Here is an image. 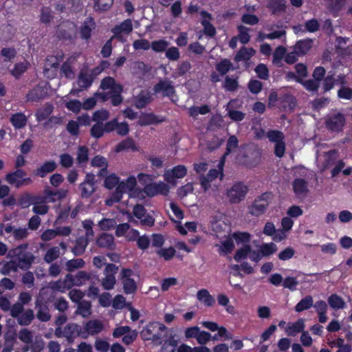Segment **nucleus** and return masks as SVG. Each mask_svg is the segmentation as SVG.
Instances as JSON below:
<instances>
[{"instance_id":"f257e3e1","label":"nucleus","mask_w":352,"mask_h":352,"mask_svg":"<svg viewBox=\"0 0 352 352\" xmlns=\"http://www.w3.org/2000/svg\"><path fill=\"white\" fill-rule=\"evenodd\" d=\"M167 329V327L160 322L151 321L142 329L140 336L143 341H150L155 346H160Z\"/></svg>"},{"instance_id":"f03ea898","label":"nucleus","mask_w":352,"mask_h":352,"mask_svg":"<svg viewBox=\"0 0 352 352\" xmlns=\"http://www.w3.org/2000/svg\"><path fill=\"white\" fill-rule=\"evenodd\" d=\"M90 274L86 271H78L75 276L67 274L64 280H58L54 283L52 288L60 292H65L73 286H81L90 279Z\"/></svg>"},{"instance_id":"7ed1b4c3","label":"nucleus","mask_w":352,"mask_h":352,"mask_svg":"<svg viewBox=\"0 0 352 352\" xmlns=\"http://www.w3.org/2000/svg\"><path fill=\"white\" fill-rule=\"evenodd\" d=\"M27 243L19 245L8 252V256L16 261L20 269H29L35 259L34 254L28 252Z\"/></svg>"},{"instance_id":"20e7f679","label":"nucleus","mask_w":352,"mask_h":352,"mask_svg":"<svg viewBox=\"0 0 352 352\" xmlns=\"http://www.w3.org/2000/svg\"><path fill=\"white\" fill-rule=\"evenodd\" d=\"M54 335L58 338H65L69 344H72L78 336L82 338V327L76 322H69L64 327H57Z\"/></svg>"},{"instance_id":"39448f33","label":"nucleus","mask_w":352,"mask_h":352,"mask_svg":"<svg viewBox=\"0 0 352 352\" xmlns=\"http://www.w3.org/2000/svg\"><path fill=\"white\" fill-rule=\"evenodd\" d=\"M248 191V185L242 182H237L226 190V196L230 204H239L245 198Z\"/></svg>"},{"instance_id":"423d86ee","label":"nucleus","mask_w":352,"mask_h":352,"mask_svg":"<svg viewBox=\"0 0 352 352\" xmlns=\"http://www.w3.org/2000/svg\"><path fill=\"white\" fill-rule=\"evenodd\" d=\"M65 190H51L47 187L44 190L45 195H32V205L46 204L50 201H55L64 198L67 195Z\"/></svg>"},{"instance_id":"0eeeda50","label":"nucleus","mask_w":352,"mask_h":352,"mask_svg":"<svg viewBox=\"0 0 352 352\" xmlns=\"http://www.w3.org/2000/svg\"><path fill=\"white\" fill-rule=\"evenodd\" d=\"M272 198V192H263L259 197L254 199L252 204L250 206V213L256 217H259L264 214Z\"/></svg>"},{"instance_id":"6e6552de","label":"nucleus","mask_w":352,"mask_h":352,"mask_svg":"<svg viewBox=\"0 0 352 352\" xmlns=\"http://www.w3.org/2000/svg\"><path fill=\"white\" fill-rule=\"evenodd\" d=\"M133 275L134 271L131 268H122L121 270L120 278L126 294H133L137 292V283L133 278Z\"/></svg>"},{"instance_id":"1a4fd4ad","label":"nucleus","mask_w":352,"mask_h":352,"mask_svg":"<svg viewBox=\"0 0 352 352\" xmlns=\"http://www.w3.org/2000/svg\"><path fill=\"white\" fill-rule=\"evenodd\" d=\"M118 266L114 263H107L104 274V278L101 281V285L105 290H111L116 283V274L118 272Z\"/></svg>"},{"instance_id":"9d476101","label":"nucleus","mask_w":352,"mask_h":352,"mask_svg":"<svg viewBox=\"0 0 352 352\" xmlns=\"http://www.w3.org/2000/svg\"><path fill=\"white\" fill-rule=\"evenodd\" d=\"M142 191L148 197H153L158 195L166 196L170 192V187L163 182L159 183L151 182L145 184Z\"/></svg>"},{"instance_id":"9b49d317","label":"nucleus","mask_w":352,"mask_h":352,"mask_svg":"<svg viewBox=\"0 0 352 352\" xmlns=\"http://www.w3.org/2000/svg\"><path fill=\"white\" fill-rule=\"evenodd\" d=\"M324 124L329 131L340 132L346 124V118L342 113L331 114L327 117Z\"/></svg>"},{"instance_id":"f8f14e48","label":"nucleus","mask_w":352,"mask_h":352,"mask_svg":"<svg viewBox=\"0 0 352 352\" xmlns=\"http://www.w3.org/2000/svg\"><path fill=\"white\" fill-rule=\"evenodd\" d=\"M199 14L201 16V25L203 27V34L210 38L214 37L217 34V31L215 28L210 23L212 20L211 14L204 10H201Z\"/></svg>"},{"instance_id":"ddd939ff","label":"nucleus","mask_w":352,"mask_h":352,"mask_svg":"<svg viewBox=\"0 0 352 352\" xmlns=\"http://www.w3.org/2000/svg\"><path fill=\"white\" fill-rule=\"evenodd\" d=\"M103 329V324L99 320H90L84 324L82 327V339H87L88 335H98Z\"/></svg>"},{"instance_id":"4468645a","label":"nucleus","mask_w":352,"mask_h":352,"mask_svg":"<svg viewBox=\"0 0 352 352\" xmlns=\"http://www.w3.org/2000/svg\"><path fill=\"white\" fill-rule=\"evenodd\" d=\"M133 32V22L131 19H125L120 23V25H116L112 30L111 32L113 35L112 38H117L120 41H124L122 34H129Z\"/></svg>"},{"instance_id":"2eb2a0df","label":"nucleus","mask_w":352,"mask_h":352,"mask_svg":"<svg viewBox=\"0 0 352 352\" xmlns=\"http://www.w3.org/2000/svg\"><path fill=\"white\" fill-rule=\"evenodd\" d=\"M293 189L298 198L304 199L309 192L308 183L304 179L297 177L293 182Z\"/></svg>"},{"instance_id":"dca6fc26","label":"nucleus","mask_w":352,"mask_h":352,"mask_svg":"<svg viewBox=\"0 0 352 352\" xmlns=\"http://www.w3.org/2000/svg\"><path fill=\"white\" fill-rule=\"evenodd\" d=\"M91 165L94 167L100 168V170L97 176H116L115 173L108 175V162L107 159L101 155L95 156L91 161Z\"/></svg>"},{"instance_id":"f3484780","label":"nucleus","mask_w":352,"mask_h":352,"mask_svg":"<svg viewBox=\"0 0 352 352\" xmlns=\"http://www.w3.org/2000/svg\"><path fill=\"white\" fill-rule=\"evenodd\" d=\"M153 91L155 94L162 92L164 97H170L175 93L172 84L169 81H163V80H160L154 85Z\"/></svg>"},{"instance_id":"a211bd4d","label":"nucleus","mask_w":352,"mask_h":352,"mask_svg":"<svg viewBox=\"0 0 352 352\" xmlns=\"http://www.w3.org/2000/svg\"><path fill=\"white\" fill-rule=\"evenodd\" d=\"M165 121V118L158 116L153 113H142L138 120V124L140 126H147L151 124H157Z\"/></svg>"},{"instance_id":"6ab92c4d","label":"nucleus","mask_w":352,"mask_h":352,"mask_svg":"<svg viewBox=\"0 0 352 352\" xmlns=\"http://www.w3.org/2000/svg\"><path fill=\"white\" fill-rule=\"evenodd\" d=\"M95 177H85V179L79 186L80 195L82 198L89 197L96 190Z\"/></svg>"},{"instance_id":"aec40b11","label":"nucleus","mask_w":352,"mask_h":352,"mask_svg":"<svg viewBox=\"0 0 352 352\" xmlns=\"http://www.w3.org/2000/svg\"><path fill=\"white\" fill-rule=\"evenodd\" d=\"M179 342L177 334H170L160 345V352H175Z\"/></svg>"},{"instance_id":"412c9836","label":"nucleus","mask_w":352,"mask_h":352,"mask_svg":"<svg viewBox=\"0 0 352 352\" xmlns=\"http://www.w3.org/2000/svg\"><path fill=\"white\" fill-rule=\"evenodd\" d=\"M124 151H132L133 152L138 151L135 141L133 140V138L128 137L116 144L115 152L118 153Z\"/></svg>"},{"instance_id":"4be33fe9","label":"nucleus","mask_w":352,"mask_h":352,"mask_svg":"<svg viewBox=\"0 0 352 352\" xmlns=\"http://www.w3.org/2000/svg\"><path fill=\"white\" fill-rule=\"evenodd\" d=\"M47 96V91L40 85H36L34 88L30 90L26 95V100L29 102H39L44 99Z\"/></svg>"},{"instance_id":"5701e85b","label":"nucleus","mask_w":352,"mask_h":352,"mask_svg":"<svg viewBox=\"0 0 352 352\" xmlns=\"http://www.w3.org/2000/svg\"><path fill=\"white\" fill-rule=\"evenodd\" d=\"M305 327L304 320L299 318L294 322H289L285 329V332L289 336H296L298 333L302 332Z\"/></svg>"},{"instance_id":"b1692460","label":"nucleus","mask_w":352,"mask_h":352,"mask_svg":"<svg viewBox=\"0 0 352 352\" xmlns=\"http://www.w3.org/2000/svg\"><path fill=\"white\" fill-rule=\"evenodd\" d=\"M89 239L85 236L77 237L74 242V245L72 248V252L75 256L82 254L89 243Z\"/></svg>"},{"instance_id":"393cba45","label":"nucleus","mask_w":352,"mask_h":352,"mask_svg":"<svg viewBox=\"0 0 352 352\" xmlns=\"http://www.w3.org/2000/svg\"><path fill=\"white\" fill-rule=\"evenodd\" d=\"M96 245L99 248L113 250L115 247L114 237L112 234L102 233L97 238Z\"/></svg>"},{"instance_id":"a878e982","label":"nucleus","mask_w":352,"mask_h":352,"mask_svg":"<svg viewBox=\"0 0 352 352\" xmlns=\"http://www.w3.org/2000/svg\"><path fill=\"white\" fill-rule=\"evenodd\" d=\"M95 28V22L92 18L89 21H85L80 28V36L82 40L88 41L91 36V32Z\"/></svg>"},{"instance_id":"bb28decb","label":"nucleus","mask_w":352,"mask_h":352,"mask_svg":"<svg viewBox=\"0 0 352 352\" xmlns=\"http://www.w3.org/2000/svg\"><path fill=\"white\" fill-rule=\"evenodd\" d=\"M313 40L311 38H306L298 41L294 46V50L298 54V55H305L311 48Z\"/></svg>"},{"instance_id":"cd10ccee","label":"nucleus","mask_w":352,"mask_h":352,"mask_svg":"<svg viewBox=\"0 0 352 352\" xmlns=\"http://www.w3.org/2000/svg\"><path fill=\"white\" fill-rule=\"evenodd\" d=\"M94 76L87 72L80 71L78 76V84L81 89H87L93 83Z\"/></svg>"},{"instance_id":"c85d7f7f","label":"nucleus","mask_w":352,"mask_h":352,"mask_svg":"<svg viewBox=\"0 0 352 352\" xmlns=\"http://www.w3.org/2000/svg\"><path fill=\"white\" fill-rule=\"evenodd\" d=\"M54 106L52 104L47 103L43 108L38 109L35 113L36 120L40 122L48 119L50 116L54 111Z\"/></svg>"},{"instance_id":"c756f323","label":"nucleus","mask_w":352,"mask_h":352,"mask_svg":"<svg viewBox=\"0 0 352 352\" xmlns=\"http://www.w3.org/2000/svg\"><path fill=\"white\" fill-rule=\"evenodd\" d=\"M286 0H268L267 8L272 14L285 12L286 10Z\"/></svg>"},{"instance_id":"7c9ffc66","label":"nucleus","mask_w":352,"mask_h":352,"mask_svg":"<svg viewBox=\"0 0 352 352\" xmlns=\"http://www.w3.org/2000/svg\"><path fill=\"white\" fill-rule=\"evenodd\" d=\"M316 314H318V319L320 323H324L327 320V304L325 301L320 300L316 302L314 305Z\"/></svg>"},{"instance_id":"2f4dec72","label":"nucleus","mask_w":352,"mask_h":352,"mask_svg":"<svg viewBox=\"0 0 352 352\" xmlns=\"http://www.w3.org/2000/svg\"><path fill=\"white\" fill-rule=\"evenodd\" d=\"M27 121L26 116L21 112L14 113L10 118V122H11L14 129L23 128L26 125Z\"/></svg>"},{"instance_id":"473e14b6","label":"nucleus","mask_w":352,"mask_h":352,"mask_svg":"<svg viewBox=\"0 0 352 352\" xmlns=\"http://www.w3.org/2000/svg\"><path fill=\"white\" fill-rule=\"evenodd\" d=\"M57 164L54 161L45 162L40 168H38L35 176H45L56 170Z\"/></svg>"},{"instance_id":"72a5a7b5","label":"nucleus","mask_w":352,"mask_h":352,"mask_svg":"<svg viewBox=\"0 0 352 352\" xmlns=\"http://www.w3.org/2000/svg\"><path fill=\"white\" fill-rule=\"evenodd\" d=\"M314 298L311 296L308 295L300 300L295 306L294 309L296 312H302L314 307Z\"/></svg>"},{"instance_id":"f704fd0d","label":"nucleus","mask_w":352,"mask_h":352,"mask_svg":"<svg viewBox=\"0 0 352 352\" xmlns=\"http://www.w3.org/2000/svg\"><path fill=\"white\" fill-rule=\"evenodd\" d=\"M34 318V311L31 309H28L23 311L17 318V322L22 326L29 325Z\"/></svg>"},{"instance_id":"c9c22d12","label":"nucleus","mask_w":352,"mask_h":352,"mask_svg":"<svg viewBox=\"0 0 352 352\" xmlns=\"http://www.w3.org/2000/svg\"><path fill=\"white\" fill-rule=\"evenodd\" d=\"M197 298L202 301L204 305L208 307L212 306L215 302L214 298L209 294L208 291L205 289L198 291V293H197Z\"/></svg>"},{"instance_id":"e433bc0d","label":"nucleus","mask_w":352,"mask_h":352,"mask_svg":"<svg viewBox=\"0 0 352 352\" xmlns=\"http://www.w3.org/2000/svg\"><path fill=\"white\" fill-rule=\"evenodd\" d=\"M327 302L329 305L334 309H342L345 305L344 300L336 294L330 295L327 298Z\"/></svg>"},{"instance_id":"4c0bfd02","label":"nucleus","mask_w":352,"mask_h":352,"mask_svg":"<svg viewBox=\"0 0 352 352\" xmlns=\"http://www.w3.org/2000/svg\"><path fill=\"white\" fill-rule=\"evenodd\" d=\"M223 87L230 92L236 91L239 88L237 78L226 76L223 82Z\"/></svg>"},{"instance_id":"58836bf2","label":"nucleus","mask_w":352,"mask_h":352,"mask_svg":"<svg viewBox=\"0 0 352 352\" xmlns=\"http://www.w3.org/2000/svg\"><path fill=\"white\" fill-rule=\"evenodd\" d=\"M36 307L38 308L36 313V317L40 321L47 322L50 320L51 316L47 306L45 305H39L37 302L36 304Z\"/></svg>"},{"instance_id":"ea45409f","label":"nucleus","mask_w":352,"mask_h":352,"mask_svg":"<svg viewBox=\"0 0 352 352\" xmlns=\"http://www.w3.org/2000/svg\"><path fill=\"white\" fill-rule=\"evenodd\" d=\"M6 181L16 188L27 186L31 184V177H6Z\"/></svg>"},{"instance_id":"a19ab883","label":"nucleus","mask_w":352,"mask_h":352,"mask_svg":"<svg viewBox=\"0 0 352 352\" xmlns=\"http://www.w3.org/2000/svg\"><path fill=\"white\" fill-rule=\"evenodd\" d=\"M133 236H137L136 245L140 250H144L147 249L150 245V239L146 235L139 236V232L137 230H133Z\"/></svg>"},{"instance_id":"79ce46f5","label":"nucleus","mask_w":352,"mask_h":352,"mask_svg":"<svg viewBox=\"0 0 352 352\" xmlns=\"http://www.w3.org/2000/svg\"><path fill=\"white\" fill-rule=\"evenodd\" d=\"M89 149L87 146H79L77 149L76 162L78 164H84L88 162Z\"/></svg>"},{"instance_id":"37998d69","label":"nucleus","mask_w":352,"mask_h":352,"mask_svg":"<svg viewBox=\"0 0 352 352\" xmlns=\"http://www.w3.org/2000/svg\"><path fill=\"white\" fill-rule=\"evenodd\" d=\"M253 49H248L245 47H242L236 53L234 60L236 62L248 60L253 56Z\"/></svg>"},{"instance_id":"c03bdc74","label":"nucleus","mask_w":352,"mask_h":352,"mask_svg":"<svg viewBox=\"0 0 352 352\" xmlns=\"http://www.w3.org/2000/svg\"><path fill=\"white\" fill-rule=\"evenodd\" d=\"M217 71L221 75L226 74L232 67V63L228 58L221 60L216 64Z\"/></svg>"},{"instance_id":"a18cd8bd","label":"nucleus","mask_w":352,"mask_h":352,"mask_svg":"<svg viewBox=\"0 0 352 352\" xmlns=\"http://www.w3.org/2000/svg\"><path fill=\"white\" fill-rule=\"evenodd\" d=\"M91 305L89 301L82 300L78 303L76 314L81 315L82 317H87L91 314Z\"/></svg>"},{"instance_id":"49530a36","label":"nucleus","mask_w":352,"mask_h":352,"mask_svg":"<svg viewBox=\"0 0 352 352\" xmlns=\"http://www.w3.org/2000/svg\"><path fill=\"white\" fill-rule=\"evenodd\" d=\"M252 252V247L249 244H245L242 248L236 250L234 258L237 262H240L241 260L245 259Z\"/></svg>"},{"instance_id":"de8ad7c7","label":"nucleus","mask_w":352,"mask_h":352,"mask_svg":"<svg viewBox=\"0 0 352 352\" xmlns=\"http://www.w3.org/2000/svg\"><path fill=\"white\" fill-rule=\"evenodd\" d=\"M157 254L165 261H170L176 254V250L173 247L160 248L156 251Z\"/></svg>"},{"instance_id":"09e8293b","label":"nucleus","mask_w":352,"mask_h":352,"mask_svg":"<svg viewBox=\"0 0 352 352\" xmlns=\"http://www.w3.org/2000/svg\"><path fill=\"white\" fill-rule=\"evenodd\" d=\"M168 45L169 43L168 41L164 39H160L151 42V48L153 52L156 53H160L165 52L168 48Z\"/></svg>"},{"instance_id":"8fccbe9b","label":"nucleus","mask_w":352,"mask_h":352,"mask_svg":"<svg viewBox=\"0 0 352 352\" xmlns=\"http://www.w3.org/2000/svg\"><path fill=\"white\" fill-rule=\"evenodd\" d=\"M239 145V140L236 135H232L230 136L227 140L226 144V151L223 156V160L225 159V157L228 155L230 153H231L236 148H238Z\"/></svg>"},{"instance_id":"3c124183","label":"nucleus","mask_w":352,"mask_h":352,"mask_svg":"<svg viewBox=\"0 0 352 352\" xmlns=\"http://www.w3.org/2000/svg\"><path fill=\"white\" fill-rule=\"evenodd\" d=\"M110 116L109 111L107 109H99L94 112L91 120L97 123L102 122L109 119Z\"/></svg>"},{"instance_id":"603ef678","label":"nucleus","mask_w":352,"mask_h":352,"mask_svg":"<svg viewBox=\"0 0 352 352\" xmlns=\"http://www.w3.org/2000/svg\"><path fill=\"white\" fill-rule=\"evenodd\" d=\"M85 265V261L81 258H72L66 263V270L74 272L75 269H81Z\"/></svg>"},{"instance_id":"864d4df0","label":"nucleus","mask_w":352,"mask_h":352,"mask_svg":"<svg viewBox=\"0 0 352 352\" xmlns=\"http://www.w3.org/2000/svg\"><path fill=\"white\" fill-rule=\"evenodd\" d=\"M188 173L187 168L184 165H178L170 170H167L162 176H186Z\"/></svg>"},{"instance_id":"5fc2aeb1","label":"nucleus","mask_w":352,"mask_h":352,"mask_svg":"<svg viewBox=\"0 0 352 352\" xmlns=\"http://www.w3.org/2000/svg\"><path fill=\"white\" fill-rule=\"evenodd\" d=\"M286 54V48L283 46L277 47L273 53L272 62L274 64L280 66L281 60Z\"/></svg>"},{"instance_id":"6e6d98bb","label":"nucleus","mask_w":352,"mask_h":352,"mask_svg":"<svg viewBox=\"0 0 352 352\" xmlns=\"http://www.w3.org/2000/svg\"><path fill=\"white\" fill-rule=\"evenodd\" d=\"M237 29L239 32L238 38L240 42L243 45L248 43L251 39L249 34L250 29L243 25H239Z\"/></svg>"},{"instance_id":"4d7b16f0","label":"nucleus","mask_w":352,"mask_h":352,"mask_svg":"<svg viewBox=\"0 0 352 352\" xmlns=\"http://www.w3.org/2000/svg\"><path fill=\"white\" fill-rule=\"evenodd\" d=\"M266 136L269 140L276 144L285 139L283 133L279 130L270 129L267 132Z\"/></svg>"},{"instance_id":"13d9d810","label":"nucleus","mask_w":352,"mask_h":352,"mask_svg":"<svg viewBox=\"0 0 352 352\" xmlns=\"http://www.w3.org/2000/svg\"><path fill=\"white\" fill-rule=\"evenodd\" d=\"M299 283L296 278L292 276H287L283 281V287L285 289H288L291 292H294L297 289V286Z\"/></svg>"},{"instance_id":"bf43d9fd","label":"nucleus","mask_w":352,"mask_h":352,"mask_svg":"<svg viewBox=\"0 0 352 352\" xmlns=\"http://www.w3.org/2000/svg\"><path fill=\"white\" fill-rule=\"evenodd\" d=\"M60 256V250L58 247H52L50 248L44 256V260L47 263H52L58 258Z\"/></svg>"},{"instance_id":"052dcab7","label":"nucleus","mask_w":352,"mask_h":352,"mask_svg":"<svg viewBox=\"0 0 352 352\" xmlns=\"http://www.w3.org/2000/svg\"><path fill=\"white\" fill-rule=\"evenodd\" d=\"M104 133L103 122H96L90 129V135L96 139L102 137Z\"/></svg>"},{"instance_id":"680f3d73","label":"nucleus","mask_w":352,"mask_h":352,"mask_svg":"<svg viewBox=\"0 0 352 352\" xmlns=\"http://www.w3.org/2000/svg\"><path fill=\"white\" fill-rule=\"evenodd\" d=\"M254 72H256L257 77L262 80H267L270 76L269 69L264 63H258L256 68H254Z\"/></svg>"},{"instance_id":"e2e57ef3","label":"nucleus","mask_w":352,"mask_h":352,"mask_svg":"<svg viewBox=\"0 0 352 352\" xmlns=\"http://www.w3.org/2000/svg\"><path fill=\"white\" fill-rule=\"evenodd\" d=\"M232 238L237 244L248 243L251 239V234L248 232H236L232 234Z\"/></svg>"},{"instance_id":"0e129e2a","label":"nucleus","mask_w":352,"mask_h":352,"mask_svg":"<svg viewBox=\"0 0 352 352\" xmlns=\"http://www.w3.org/2000/svg\"><path fill=\"white\" fill-rule=\"evenodd\" d=\"M19 267V263L14 259L7 261L3 266L1 272L4 275L9 274L11 272H16L17 268Z\"/></svg>"},{"instance_id":"69168bd1","label":"nucleus","mask_w":352,"mask_h":352,"mask_svg":"<svg viewBox=\"0 0 352 352\" xmlns=\"http://www.w3.org/2000/svg\"><path fill=\"white\" fill-rule=\"evenodd\" d=\"M151 101V98L148 94H140L135 99V106L138 109L144 108Z\"/></svg>"},{"instance_id":"338daca9","label":"nucleus","mask_w":352,"mask_h":352,"mask_svg":"<svg viewBox=\"0 0 352 352\" xmlns=\"http://www.w3.org/2000/svg\"><path fill=\"white\" fill-rule=\"evenodd\" d=\"M59 65L58 60H57L56 57H53V56H48L46 58L45 66L44 68L45 74H47V72L50 69H54L55 71H57Z\"/></svg>"},{"instance_id":"774afa93","label":"nucleus","mask_w":352,"mask_h":352,"mask_svg":"<svg viewBox=\"0 0 352 352\" xmlns=\"http://www.w3.org/2000/svg\"><path fill=\"white\" fill-rule=\"evenodd\" d=\"M277 248L274 243H263L260 247L261 256H267L276 252Z\"/></svg>"}]
</instances>
